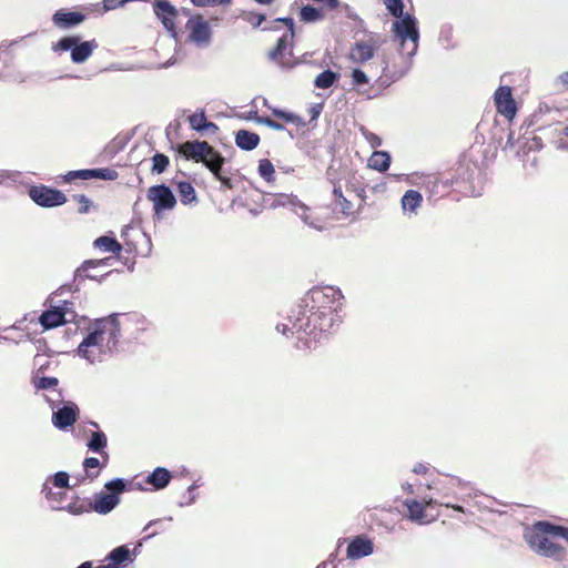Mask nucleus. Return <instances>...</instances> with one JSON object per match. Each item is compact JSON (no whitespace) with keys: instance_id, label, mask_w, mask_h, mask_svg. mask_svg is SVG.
<instances>
[{"instance_id":"obj_1","label":"nucleus","mask_w":568,"mask_h":568,"mask_svg":"<svg viewBox=\"0 0 568 568\" xmlns=\"http://www.w3.org/2000/svg\"><path fill=\"white\" fill-rule=\"evenodd\" d=\"M287 321L288 323L277 324L276 329L287 337L296 335L298 341L304 342L306 348H311L312 343L321 341L338 324L335 317L325 316L302 304L292 311Z\"/></svg>"},{"instance_id":"obj_2","label":"nucleus","mask_w":568,"mask_h":568,"mask_svg":"<svg viewBox=\"0 0 568 568\" xmlns=\"http://www.w3.org/2000/svg\"><path fill=\"white\" fill-rule=\"evenodd\" d=\"M120 339V323L116 315L97 320L88 336L78 347L79 355L94 363L101 356L116 349Z\"/></svg>"},{"instance_id":"obj_3","label":"nucleus","mask_w":568,"mask_h":568,"mask_svg":"<svg viewBox=\"0 0 568 568\" xmlns=\"http://www.w3.org/2000/svg\"><path fill=\"white\" fill-rule=\"evenodd\" d=\"M178 152L186 160L203 163L204 166L220 181L222 190H233L234 181L225 174L223 166L225 158L206 141H186L178 145Z\"/></svg>"},{"instance_id":"obj_4","label":"nucleus","mask_w":568,"mask_h":568,"mask_svg":"<svg viewBox=\"0 0 568 568\" xmlns=\"http://www.w3.org/2000/svg\"><path fill=\"white\" fill-rule=\"evenodd\" d=\"M554 528L555 524L550 521H536L530 530L525 534V540L537 555L556 561H564L567 557V550L556 541L559 536Z\"/></svg>"},{"instance_id":"obj_5","label":"nucleus","mask_w":568,"mask_h":568,"mask_svg":"<svg viewBox=\"0 0 568 568\" xmlns=\"http://www.w3.org/2000/svg\"><path fill=\"white\" fill-rule=\"evenodd\" d=\"M344 296L338 288L333 286L314 287L301 301L304 307L335 317L336 323L341 322L338 312L342 310Z\"/></svg>"},{"instance_id":"obj_6","label":"nucleus","mask_w":568,"mask_h":568,"mask_svg":"<svg viewBox=\"0 0 568 568\" xmlns=\"http://www.w3.org/2000/svg\"><path fill=\"white\" fill-rule=\"evenodd\" d=\"M276 22L284 23L286 31L277 39L276 45L270 51L271 61L284 69H292L297 64V60L293 54L294 47V20L292 18H280Z\"/></svg>"},{"instance_id":"obj_7","label":"nucleus","mask_w":568,"mask_h":568,"mask_svg":"<svg viewBox=\"0 0 568 568\" xmlns=\"http://www.w3.org/2000/svg\"><path fill=\"white\" fill-rule=\"evenodd\" d=\"M408 510V518L413 521H416L420 525L429 524L436 520L438 514H433L428 511L429 508H433L435 505L445 506L447 508H453L457 511L464 513V508L459 505H454L450 503H438L437 500L429 499L427 501L420 503L416 499H406L404 501Z\"/></svg>"},{"instance_id":"obj_8","label":"nucleus","mask_w":568,"mask_h":568,"mask_svg":"<svg viewBox=\"0 0 568 568\" xmlns=\"http://www.w3.org/2000/svg\"><path fill=\"white\" fill-rule=\"evenodd\" d=\"M97 48L98 43L95 40L80 42V37L75 36L61 38L53 47L55 51L71 50V60L74 63L87 61Z\"/></svg>"},{"instance_id":"obj_9","label":"nucleus","mask_w":568,"mask_h":568,"mask_svg":"<svg viewBox=\"0 0 568 568\" xmlns=\"http://www.w3.org/2000/svg\"><path fill=\"white\" fill-rule=\"evenodd\" d=\"M186 41L197 48H206L212 41V29L202 14H194L185 23Z\"/></svg>"},{"instance_id":"obj_10","label":"nucleus","mask_w":568,"mask_h":568,"mask_svg":"<svg viewBox=\"0 0 568 568\" xmlns=\"http://www.w3.org/2000/svg\"><path fill=\"white\" fill-rule=\"evenodd\" d=\"M104 487L110 493L99 494L94 501L91 503L92 510L103 515L110 513L119 504V494L125 489V483L123 479L118 478L108 481Z\"/></svg>"},{"instance_id":"obj_11","label":"nucleus","mask_w":568,"mask_h":568,"mask_svg":"<svg viewBox=\"0 0 568 568\" xmlns=\"http://www.w3.org/2000/svg\"><path fill=\"white\" fill-rule=\"evenodd\" d=\"M146 197L152 202L154 215L158 217H161L168 211H172L176 205L175 195L165 184H156L149 187Z\"/></svg>"},{"instance_id":"obj_12","label":"nucleus","mask_w":568,"mask_h":568,"mask_svg":"<svg viewBox=\"0 0 568 568\" xmlns=\"http://www.w3.org/2000/svg\"><path fill=\"white\" fill-rule=\"evenodd\" d=\"M28 194L36 204L42 207L60 206L68 200L65 194L60 190L43 184L32 185Z\"/></svg>"},{"instance_id":"obj_13","label":"nucleus","mask_w":568,"mask_h":568,"mask_svg":"<svg viewBox=\"0 0 568 568\" xmlns=\"http://www.w3.org/2000/svg\"><path fill=\"white\" fill-rule=\"evenodd\" d=\"M333 197L336 206L339 209L344 217H352L362 210L366 203V199L354 197V195H345L341 182L333 183Z\"/></svg>"},{"instance_id":"obj_14","label":"nucleus","mask_w":568,"mask_h":568,"mask_svg":"<svg viewBox=\"0 0 568 568\" xmlns=\"http://www.w3.org/2000/svg\"><path fill=\"white\" fill-rule=\"evenodd\" d=\"M393 30L395 36L400 40L402 45L407 41H410L412 49L409 53H413L417 49V41L419 33L416 26V19L409 14L402 17L393 23Z\"/></svg>"},{"instance_id":"obj_15","label":"nucleus","mask_w":568,"mask_h":568,"mask_svg":"<svg viewBox=\"0 0 568 568\" xmlns=\"http://www.w3.org/2000/svg\"><path fill=\"white\" fill-rule=\"evenodd\" d=\"M63 181L67 183H71L77 179L80 180H90V179H101L105 181H114L119 178V173L111 168H98V169H83L77 171H69L63 176Z\"/></svg>"},{"instance_id":"obj_16","label":"nucleus","mask_w":568,"mask_h":568,"mask_svg":"<svg viewBox=\"0 0 568 568\" xmlns=\"http://www.w3.org/2000/svg\"><path fill=\"white\" fill-rule=\"evenodd\" d=\"M154 13L161 20L163 27L173 37L176 36V20L179 11L176 8L166 0H158L153 4Z\"/></svg>"},{"instance_id":"obj_17","label":"nucleus","mask_w":568,"mask_h":568,"mask_svg":"<svg viewBox=\"0 0 568 568\" xmlns=\"http://www.w3.org/2000/svg\"><path fill=\"white\" fill-rule=\"evenodd\" d=\"M494 101L496 105V110L499 114L504 115L508 120L515 118L517 113L516 102L513 98L511 88L508 85L499 87L495 94Z\"/></svg>"},{"instance_id":"obj_18","label":"nucleus","mask_w":568,"mask_h":568,"mask_svg":"<svg viewBox=\"0 0 568 568\" xmlns=\"http://www.w3.org/2000/svg\"><path fill=\"white\" fill-rule=\"evenodd\" d=\"M379 45L381 43L375 39L357 41L351 48L349 59L354 63H364L374 57Z\"/></svg>"},{"instance_id":"obj_19","label":"nucleus","mask_w":568,"mask_h":568,"mask_svg":"<svg viewBox=\"0 0 568 568\" xmlns=\"http://www.w3.org/2000/svg\"><path fill=\"white\" fill-rule=\"evenodd\" d=\"M79 407L74 403H67L52 415V423L59 429L72 426L79 418Z\"/></svg>"},{"instance_id":"obj_20","label":"nucleus","mask_w":568,"mask_h":568,"mask_svg":"<svg viewBox=\"0 0 568 568\" xmlns=\"http://www.w3.org/2000/svg\"><path fill=\"white\" fill-rule=\"evenodd\" d=\"M374 551V544L366 535H358L352 539L347 546V558L359 559L372 555Z\"/></svg>"},{"instance_id":"obj_21","label":"nucleus","mask_w":568,"mask_h":568,"mask_svg":"<svg viewBox=\"0 0 568 568\" xmlns=\"http://www.w3.org/2000/svg\"><path fill=\"white\" fill-rule=\"evenodd\" d=\"M538 131L557 149L568 148V125L561 128L560 123H554L539 128Z\"/></svg>"},{"instance_id":"obj_22","label":"nucleus","mask_w":568,"mask_h":568,"mask_svg":"<svg viewBox=\"0 0 568 568\" xmlns=\"http://www.w3.org/2000/svg\"><path fill=\"white\" fill-rule=\"evenodd\" d=\"M140 545L131 551L126 545L114 548L108 556L110 568H122L126 562H132L136 556Z\"/></svg>"},{"instance_id":"obj_23","label":"nucleus","mask_w":568,"mask_h":568,"mask_svg":"<svg viewBox=\"0 0 568 568\" xmlns=\"http://www.w3.org/2000/svg\"><path fill=\"white\" fill-rule=\"evenodd\" d=\"M85 19V16L81 12H69L63 10H58L52 16L53 23L60 29H68L74 26L80 24Z\"/></svg>"},{"instance_id":"obj_24","label":"nucleus","mask_w":568,"mask_h":568,"mask_svg":"<svg viewBox=\"0 0 568 568\" xmlns=\"http://www.w3.org/2000/svg\"><path fill=\"white\" fill-rule=\"evenodd\" d=\"M65 316V313L59 308V307H55L53 310H48L45 312L42 313V315L40 316V324L45 328V329H50V328H55L62 324H64L67 321L64 318Z\"/></svg>"},{"instance_id":"obj_25","label":"nucleus","mask_w":568,"mask_h":568,"mask_svg":"<svg viewBox=\"0 0 568 568\" xmlns=\"http://www.w3.org/2000/svg\"><path fill=\"white\" fill-rule=\"evenodd\" d=\"M172 479V474L164 467H156L145 479L146 484L153 486L155 490L165 488Z\"/></svg>"},{"instance_id":"obj_26","label":"nucleus","mask_w":568,"mask_h":568,"mask_svg":"<svg viewBox=\"0 0 568 568\" xmlns=\"http://www.w3.org/2000/svg\"><path fill=\"white\" fill-rule=\"evenodd\" d=\"M423 196L418 191L408 190L400 199V205L404 213L416 214L422 206Z\"/></svg>"},{"instance_id":"obj_27","label":"nucleus","mask_w":568,"mask_h":568,"mask_svg":"<svg viewBox=\"0 0 568 568\" xmlns=\"http://www.w3.org/2000/svg\"><path fill=\"white\" fill-rule=\"evenodd\" d=\"M105 465V460L104 464H102L100 459H98L97 457H87L82 463L85 476L82 478H78L77 483L73 486L83 483L85 479H95L100 475V469L103 468Z\"/></svg>"},{"instance_id":"obj_28","label":"nucleus","mask_w":568,"mask_h":568,"mask_svg":"<svg viewBox=\"0 0 568 568\" xmlns=\"http://www.w3.org/2000/svg\"><path fill=\"white\" fill-rule=\"evenodd\" d=\"M260 140L257 133L247 130H239L235 134L236 145L245 151L254 150L258 145Z\"/></svg>"},{"instance_id":"obj_29","label":"nucleus","mask_w":568,"mask_h":568,"mask_svg":"<svg viewBox=\"0 0 568 568\" xmlns=\"http://www.w3.org/2000/svg\"><path fill=\"white\" fill-rule=\"evenodd\" d=\"M176 191L180 195L181 203L192 205L199 202L196 191L191 182L180 181L176 183Z\"/></svg>"},{"instance_id":"obj_30","label":"nucleus","mask_w":568,"mask_h":568,"mask_svg":"<svg viewBox=\"0 0 568 568\" xmlns=\"http://www.w3.org/2000/svg\"><path fill=\"white\" fill-rule=\"evenodd\" d=\"M390 154L387 151H374L368 159V166L378 172H386L390 165Z\"/></svg>"},{"instance_id":"obj_31","label":"nucleus","mask_w":568,"mask_h":568,"mask_svg":"<svg viewBox=\"0 0 568 568\" xmlns=\"http://www.w3.org/2000/svg\"><path fill=\"white\" fill-rule=\"evenodd\" d=\"M326 18L324 8H315L313 6H303L300 10V19L306 23L323 21Z\"/></svg>"},{"instance_id":"obj_32","label":"nucleus","mask_w":568,"mask_h":568,"mask_svg":"<svg viewBox=\"0 0 568 568\" xmlns=\"http://www.w3.org/2000/svg\"><path fill=\"white\" fill-rule=\"evenodd\" d=\"M108 445V438L103 432H93L90 440L87 446L90 450L94 453H100L104 457L105 462L109 459L108 453L104 452V448Z\"/></svg>"},{"instance_id":"obj_33","label":"nucleus","mask_w":568,"mask_h":568,"mask_svg":"<svg viewBox=\"0 0 568 568\" xmlns=\"http://www.w3.org/2000/svg\"><path fill=\"white\" fill-rule=\"evenodd\" d=\"M93 245L101 251L110 252L116 256H119L122 251V245L114 237L106 235L98 237Z\"/></svg>"},{"instance_id":"obj_34","label":"nucleus","mask_w":568,"mask_h":568,"mask_svg":"<svg viewBox=\"0 0 568 568\" xmlns=\"http://www.w3.org/2000/svg\"><path fill=\"white\" fill-rule=\"evenodd\" d=\"M345 192L354 197L366 199V190L355 173H349L345 180Z\"/></svg>"},{"instance_id":"obj_35","label":"nucleus","mask_w":568,"mask_h":568,"mask_svg":"<svg viewBox=\"0 0 568 568\" xmlns=\"http://www.w3.org/2000/svg\"><path fill=\"white\" fill-rule=\"evenodd\" d=\"M544 138L542 133L540 135L534 134L532 136H524L518 154L523 153V155H526L529 152L541 150L544 148Z\"/></svg>"},{"instance_id":"obj_36","label":"nucleus","mask_w":568,"mask_h":568,"mask_svg":"<svg viewBox=\"0 0 568 568\" xmlns=\"http://www.w3.org/2000/svg\"><path fill=\"white\" fill-rule=\"evenodd\" d=\"M338 80V73L332 70H325L321 72L314 81V84L318 89H328Z\"/></svg>"},{"instance_id":"obj_37","label":"nucleus","mask_w":568,"mask_h":568,"mask_svg":"<svg viewBox=\"0 0 568 568\" xmlns=\"http://www.w3.org/2000/svg\"><path fill=\"white\" fill-rule=\"evenodd\" d=\"M258 174L266 181L272 182L275 180V169L268 159H262L258 162Z\"/></svg>"},{"instance_id":"obj_38","label":"nucleus","mask_w":568,"mask_h":568,"mask_svg":"<svg viewBox=\"0 0 568 568\" xmlns=\"http://www.w3.org/2000/svg\"><path fill=\"white\" fill-rule=\"evenodd\" d=\"M272 114L286 123H293L295 125H304L305 124L303 119L300 115L292 113V112L283 111L280 109H272Z\"/></svg>"},{"instance_id":"obj_39","label":"nucleus","mask_w":568,"mask_h":568,"mask_svg":"<svg viewBox=\"0 0 568 568\" xmlns=\"http://www.w3.org/2000/svg\"><path fill=\"white\" fill-rule=\"evenodd\" d=\"M152 172L161 174L169 168L170 159L163 153H155L152 156Z\"/></svg>"},{"instance_id":"obj_40","label":"nucleus","mask_w":568,"mask_h":568,"mask_svg":"<svg viewBox=\"0 0 568 568\" xmlns=\"http://www.w3.org/2000/svg\"><path fill=\"white\" fill-rule=\"evenodd\" d=\"M206 120L207 119L203 110L195 112L187 118L191 129L197 132H204Z\"/></svg>"},{"instance_id":"obj_41","label":"nucleus","mask_w":568,"mask_h":568,"mask_svg":"<svg viewBox=\"0 0 568 568\" xmlns=\"http://www.w3.org/2000/svg\"><path fill=\"white\" fill-rule=\"evenodd\" d=\"M383 3L385 4L386 9L389 11V13L393 17H395V18L403 17V9H404L403 0H383Z\"/></svg>"},{"instance_id":"obj_42","label":"nucleus","mask_w":568,"mask_h":568,"mask_svg":"<svg viewBox=\"0 0 568 568\" xmlns=\"http://www.w3.org/2000/svg\"><path fill=\"white\" fill-rule=\"evenodd\" d=\"M73 200L80 205L78 209L79 214H87L93 206L92 201L85 194H75Z\"/></svg>"},{"instance_id":"obj_43","label":"nucleus","mask_w":568,"mask_h":568,"mask_svg":"<svg viewBox=\"0 0 568 568\" xmlns=\"http://www.w3.org/2000/svg\"><path fill=\"white\" fill-rule=\"evenodd\" d=\"M68 510L71 514L80 515L85 511L92 510L91 501H74L68 505Z\"/></svg>"},{"instance_id":"obj_44","label":"nucleus","mask_w":568,"mask_h":568,"mask_svg":"<svg viewBox=\"0 0 568 568\" xmlns=\"http://www.w3.org/2000/svg\"><path fill=\"white\" fill-rule=\"evenodd\" d=\"M443 184L444 186H447V183L446 182H442L439 180L438 176H435V175H432V176H428L425 181H424V185L426 186V189L430 192L432 195H437L438 194V191H437V187L439 184Z\"/></svg>"},{"instance_id":"obj_45","label":"nucleus","mask_w":568,"mask_h":568,"mask_svg":"<svg viewBox=\"0 0 568 568\" xmlns=\"http://www.w3.org/2000/svg\"><path fill=\"white\" fill-rule=\"evenodd\" d=\"M58 383V378L55 377H41L34 382V385L38 389H49L54 388Z\"/></svg>"},{"instance_id":"obj_46","label":"nucleus","mask_w":568,"mask_h":568,"mask_svg":"<svg viewBox=\"0 0 568 568\" xmlns=\"http://www.w3.org/2000/svg\"><path fill=\"white\" fill-rule=\"evenodd\" d=\"M362 133L372 149H377L382 145V139L377 134L368 131L365 128H362Z\"/></svg>"},{"instance_id":"obj_47","label":"nucleus","mask_w":568,"mask_h":568,"mask_svg":"<svg viewBox=\"0 0 568 568\" xmlns=\"http://www.w3.org/2000/svg\"><path fill=\"white\" fill-rule=\"evenodd\" d=\"M69 474L65 471H58L52 478V484L58 488L69 487Z\"/></svg>"},{"instance_id":"obj_48","label":"nucleus","mask_w":568,"mask_h":568,"mask_svg":"<svg viewBox=\"0 0 568 568\" xmlns=\"http://www.w3.org/2000/svg\"><path fill=\"white\" fill-rule=\"evenodd\" d=\"M352 80H353V83L356 85H364L369 82L367 75L361 69H354L352 71Z\"/></svg>"},{"instance_id":"obj_49","label":"nucleus","mask_w":568,"mask_h":568,"mask_svg":"<svg viewBox=\"0 0 568 568\" xmlns=\"http://www.w3.org/2000/svg\"><path fill=\"white\" fill-rule=\"evenodd\" d=\"M196 7L229 4L232 0H190Z\"/></svg>"},{"instance_id":"obj_50","label":"nucleus","mask_w":568,"mask_h":568,"mask_svg":"<svg viewBox=\"0 0 568 568\" xmlns=\"http://www.w3.org/2000/svg\"><path fill=\"white\" fill-rule=\"evenodd\" d=\"M265 20V16L257 12H248L247 14V21L254 26L258 27L261 23Z\"/></svg>"},{"instance_id":"obj_51","label":"nucleus","mask_w":568,"mask_h":568,"mask_svg":"<svg viewBox=\"0 0 568 568\" xmlns=\"http://www.w3.org/2000/svg\"><path fill=\"white\" fill-rule=\"evenodd\" d=\"M171 519L170 520H156V521H151L145 528H144V531H149L151 528L155 527V526H160L161 527V531L165 532L170 526H171Z\"/></svg>"},{"instance_id":"obj_52","label":"nucleus","mask_w":568,"mask_h":568,"mask_svg":"<svg viewBox=\"0 0 568 568\" xmlns=\"http://www.w3.org/2000/svg\"><path fill=\"white\" fill-rule=\"evenodd\" d=\"M124 3H126V0H104V8L106 10H113Z\"/></svg>"},{"instance_id":"obj_53","label":"nucleus","mask_w":568,"mask_h":568,"mask_svg":"<svg viewBox=\"0 0 568 568\" xmlns=\"http://www.w3.org/2000/svg\"><path fill=\"white\" fill-rule=\"evenodd\" d=\"M556 534L568 542V527L555 525Z\"/></svg>"},{"instance_id":"obj_54","label":"nucleus","mask_w":568,"mask_h":568,"mask_svg":"<svg viewBox=\"0 0 568 568\" xmlns=\"http://www.w3.org/2000/svg\"><path fill=\"white\" fill-rule=\"evenodd\" d=\"M42 493H44L48 500H57V494L47 484L43 486Z\"/></svg>"},{"instance_id":"obj_55","label":"nucleus","mask_w":568,"mask_h":568,"mask_svg":"<svg viewBox=\"0 0 568 568\" xmlns=\"http://www.w3.org/2000/svg\"><path fill=\"white\" fill-rule=\"evenodd\" d=\"M204 131L215 134L219 131V126L214 122H210L206 120L205 125H204Z\"/></svg>"},{"instance_id":"obj_56","label":"nucleus","mask_w":568,"mask_h":568,"mask_svg":"<svg viewBox=\"0 0 568 568\" xmlns=\"http://www.w3.org/2000/svg\"><path fill=\"white\" fill-rule=\"evenodd\" d=\"M105 261H106V258H105V260H100V261H93V260L85 261V262L83 263V267H84V268L93 267V266H97V265H99V264H104V263H105Z\"/></svg>"},{"instance_id":"obj_57","label":"nucleus","mask_w":568,"mask_h":568,"mask_svg":"<svg viewBox=\"0 0 568 568\" xmlns=\"http://www.w3.org/2000/svg\"><path fill=\"white\" fill-rule=\"evenodd\" d=\"M413 471L416 474H426L428 471V467L426 465L418 464L414 467Z\"/></svg>"},{"instance_id":"obj_58","label":"nucleus","mask_w":568,"mask_h":568,"mask_svg":"<svg viewBox=\"0 0 568 568\" xmlns=\"http://www.w3.org/2000/svg\"><path fill=\"white\" fill-rule=\"evenodd\" d=\"M257 122L270 128L273 122V119H271L268 116H261L257 119Z\"/></svg>"},{"instance_id":"obj_59","label":"nucleus","mask_w":568,"mask_h":568,"mask_svg":"<svg viewBox=\"0 0 568 568\" xmlns=\"http://www.w3.org/2000/svg\"><path fill=\"white\" fill-rule=\"evenodd\" d=\"M270 128L273 129V130H276V131L284 130V125L282 123H280L278 121H275V120H273V122H272Z\"/></svg>"},{"instance_id":"obj_60","label":"nucleus","mask_w":568,"mask_h":568,"mask_svg":"<svg viewBox=\"0 0 568 568\" xmlns=\"http://www.w3.org/2000/svg\"><path fill=\"white\" fill-rule=\"evenodd\" d=\"M562 83L568 84V71L560 75Z\"/></svg>"},{"instance_id":"obj_61","label":"nucleus","mask_w":568,"mask_h":568,"mask_svg":"<svg viewBox=\"0 0 568 568\" xmlns=\"http://www.w3.org/2000/svg\"><path fill=\"white\" fill-rule=\"evenodd\" d=\"M257 3L260 4H272L274 2V0H255Z\"/></svg>"},{"instance_id":"obj_62","label":"nucleus","mask_w":568,"mask_h":568,"mask_svg":"<svg viewBox=\"0 0 568 568\" xmlns=\"http://www.w3.org/2000/svg\"><path fill=\"white\" fill-rule=\"evenodd\" d=\"M404 489H405L407 493H409V494H413V493H414L413 485H410V484H406V485L404 486Z\"/></svg>"},{"instance_id":"obj_63","label":"nucleus","mask_w":568,"mask_h":568,"mask_svg":"<svg viewBox=\"0 0 568 568\" xmlns=\"http://www.w3.org/2000/svg\"><path fill=\"white\" fill-rule=\"evenodd\" d=\"M156 534H159V530H155V529H154V530H152V531L148 532L145 537H146V538H151V537L155 536Z\"/></svg>"},{"instance_id":"obj_64","label":"nucleus","mask_w":568,"mask_h":568,"mask_svg":"<svg viewBox=\"0 0 568 568\" xmlns=\"http://www.w3.org/2000/svg\"><path fill=\"white\" fill-rule=\"evenodd\" d=\"M0 178L3 179V178H8V175H6L4 173H0Z\"/></svg>"}]
</instances>
